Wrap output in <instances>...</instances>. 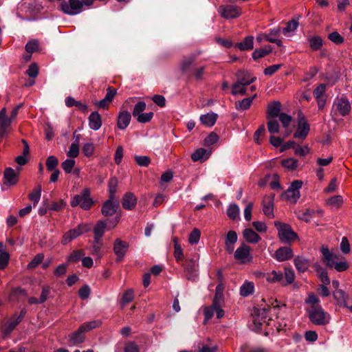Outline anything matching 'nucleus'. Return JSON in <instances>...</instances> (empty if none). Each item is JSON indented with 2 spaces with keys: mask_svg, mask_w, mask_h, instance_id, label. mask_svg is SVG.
Segmentation results:
<instances>
[{
  "mask_svg": "<svg viewBox=\"0 0 352 352\" xmlns=\"http://www.w3.org/2000/svg\"><path fill=\"white\" fill-rule=\"evenodd\" d=\"M307 313L309 320L315 325L324 326L330 322V315L322 307H308Z\"/></svg>",
  "mask_w": 352,
  "mask_h": 352,
  "instance_id": "nucleus-1",
  "label": "nucleus"
},
{
  "mask_svg": "<svg viewBox=\"0 0 352 352\" xmlns=\"http://www.w3.org/2000/svg\"><path fill=\"white\" fill-rule=\"evenodd\" d=\"M274 226L278 230V238L283 243L290 244L298 239L297 234L292 230L289 224L275 221Z\"/></svg>",
  "mask_w": 352,
  "mask_h": 352,
  "instance_id": "nucleus-2",
  "label": "nucleus"
},
{
  "mask_svg": "<svg viewBox=\"0 0 352 352\" xmlns=\"http://www.w3.org/2000/svg\"><path fill=\"white\" fill-rule=\"evenodd\" d=\"M351 104L346 97H336L333 102L331 111L332 118L341 116H346L351 111Z\"/></svg>",
  "mask_w": 352,
  "mask_h": 352,
  "instance_id": "nucleus-3",
  "label": "nucleus"
},
{
  "mask_svg": "<svg viewBox=\"0 0 352 352\" xmlns=\"http://www.w3.org/2000/svg\"><path fill=\"white\" fill-rule=\"evenodd\" d=\"M70 204L72 207L80 206L84 210L89 209L93 204V201L90 198L89 189L85 188L81 194L75 195L72 199Z\"/></svg>",
  "mask_w": 352,
  "mask_h": 352,
  "instance_id": "nucleus-4",
  "label": "nucleus"
},
{
  "mask_svg": "<svg viewBox=\"0 0 352 352\" xmlns=\"http://www.w3.org/2000/svg\"><path fill=\"white\" fill-rule=\"evenodd\" d=\"M90 230L91 227L89 224H80L77 227L66 232L63 236L61 243L63 245H67L72 240L76 239L82 234L89 232Z\"/></svg>",
  "mask_w": 352,
  "mask_h": 352,
  "instance_id": "nucleus-5",
  "label": "nucleus"
},
{
  "mask_svg": "<svg viewBox=\"0 0 352 352\" xmlns=\"http://www.w3.org/2000/svg\"><path fill=\"white\" fill-rule=\"evenodd\" d=\"M302 184L303 183L301 180L294 181L288 189L283 193L282 197L291 203H296L300 197V189L302 188Z\"/></svg>",
  "mask_w": 352,
  "mask_h": 352,
  "instance_id": "nucleus-6",
  "label": "nucleus"
},
{
  "mask_svg": "<svg viewBox=\"0 0 352 352\" xmlns=\"http://www.w3.org/2000/svg\"><path fill=\"white\" fill-rule=\"evenodd\" d=\"M218 13L226 19H236L241 16V8L235 5H221L219 7Z\"/></svg>",
  "mask_w": 352,
  "mask_h": 352,
  "instance_id": "nucleus-7",
  "label": "nucleus"
},
{
  "mask_svg": "<svg viewBox=\"0 0 352 352\" xmlns=\"http://www.w3.org/2000/svg\"><path fill=\"white\" fill-rule=\"evenodd\" d=\"M61 10L67 14L76 15L80 13L82 3L79 0H69L61 3Z\"/></svg>",
  "mask_w": 352,
  "mask_h": 352,
  "instance_id": "nucleus-8",
  "label": "nucleus"
},
{
  "mask_svg": "<svg viewBox=\"0 0 352 352\" xmlns=\"http://www.w3.org/2000/svg\"><path fill=\"white\" fill-rule=\"evenodd\" d=\"M310 126L304 116H299L298 120V126L294 137L302 140H305L309 134Z\"/></svg>",
  "mask_w": 352,
  "mask_h": 352,
  "instance_id": "nucleus-9",
  "label": "nucleus"
},
{
  "mask_svg": "<svg viewBox=\"0 0 352 352\" xmlns=\"http://www.w3.org/2000/svg\"><path fill=\"white\" fill-rule=\"evenodd\" d=\"M271 309L270 306L262 308H255L253 310L252 316L254 318V324L256 329H260L263 322L267 318L268 312Z\"/></svg>",
  "mask_w": 352,
  "mask_h": 352,
  "instance_id": "nucleus-10",
  "label": "nucleus"
},
{
  "mask_svg": "<svg viewBox=\"0 0 352 352\" xmlns=\"http://www.w3.org/2000/svg\"><path fill=\"white\" fill-rule=\"evenodd\" d=\"M234 258L241 263L250 262L252 260L250 248L245 243L241 244L234 252Z\"/></svg>",
  "mask_w": 352,
  "mask_h": 352,
  "instance_id": "nucleus-11",
  "label": "nucleus"
},
{
  "mask_svg": "<svg viewBox=\"0 0 352 352\" xmlns=\"http://www.w3.org/2000/svg\"><path fill=\"white\" fill-rule=\"evenodd\" d=\"M12 121V118L7 117L6 109H2L0 111V137L3 138L8 135Z\"/></svg>",
  "mask_w": 352,
  "mask_h": 352,
  "instance_id": "nucleus-12",
  "label": "nucleus"
},
{
  "mask_svg": "<svg viewBox=\"0 0 352 352\" xmlns=\"http://www.w3.org/2000/svg\"><path fill=\"white\" fill-rule=\"evenodd\" d=\"M118 207V201L114 199H109L102 206V212L104 216L113 215Z\"/></svg>",
  "mask_w": 352,
  "mask_h": 352,
  "instance_id": "nucleus-13",
  "label": "nucleus"
},
{
  "mask_svg": "<svg viewBox=\"0 0 352 352\" xmlns=\"http://www.w3.org/2000/svg\"><path fill=\"white\" fill-rule=\"evenodd\" d=\"M238 236L235 231L230 230L226 236L225 248L228 254H232L234 250V244L237 241Z\"/></svg>",
  "mask_w": 352,
  "mask_h": 352,
  "instance_id": "nucleus-14",
  "label": "nucleus"
},
{
  "mask_svg": "<svg viewBox=\"0 0 352 352\" xmlns=\"http://www.w3.org/2000/svg\"><path fill=\"white\" fill-rule=\"evenodd\" d=\"M292 256L293 251L289 247H281L274 253V258L280 262L289 260L292 258Z\"/></svg>",
  "mask_w": 352,
  "mask_h": 352,
  "instance_id": "nucleus-15",
  "label": "nucleus"
},
{
  "mask_svg": "<svg viewBox=\"0 0 352 352\" xmlns=\"http://www.w3.org/2000/svg\"><path fill=\"white\" fill-rule=\"evenodd\" d=\"M186 276L188 279H193L197 276V265L195 260L186 261L184 265Z\"/></svg>",
  "mask_w": 352,
  "mask_h": 352,
  "instance_id": "nucleus-16",
  "label": "nucleus"
},
{
  "mask_svg": "<svg viewBox=\"0 0 352 352\" xmlns=\"http://www.w3.org/2000/svg\"><path fill=\"white\" fill-rule=\"evenodd\" d=\"M83 328L84 327H80L76 331L69 336V339L68 342L69 346H74L83 342L85 339L84 333H85Z\"/></svg>",
  "mask_w": 352,
  "mask_h": 352,
  "instance_id": "nucleus-17",
  "label": "nucleus"
},
{
  "mask_svg": "<svg viewBox=\"0 0 352 352\" xmlns=\"http://www.w3.org/2000/svg\"><path fill=\"white\" fill-rule=\"evenodd\" d=\"M128 248V245L125 241L117 239L114 243L113 250L118 257V260L120 261L124 256L125 252Z\"/></svg>",
  "mask_w": 352,
  "mask_h": 352,
  "instance_id": "nucleus-18",
  "label": "nucleus"
},
{
  "mask_svg": "<svg viewBox=\"0 0 352 352\" xmlns=\"http://www.w3.org/2000/svg\"><path fill=\"white\" fill-rule=\"evenodd\" d=\"M218 115L211 111L206 114L201 115L199 120L202 124L211 127L215 124Z\"/></svg>",
  "mask_w": 352,
  "mask_h": 352,
  "instance_id": "nucleus-19",
  "label": "nucleus"
},
{
  "mask_svg": "<svg viewBox=\"0 0 352 352\" xmlns=\"http://www.w3.org/2000/svg\"><path fill=\"white\" fill-rule=\"evenodd\" d=\"M19 168H18L17 172L13 170L11 168H8L5 170L4 172V179L6 184L9 185H14L18 181V175L19 173Z\"/></svg>",
  "mask_w": 352,
  "mask_h": 352,
  "instance_id": "nucleus-20",
  "label": "nucleus"
},
{
  "mask_svg": "<svg viewBox=\"0 0 352 352\" xmlns=\"http://www.w3.org/2000/svg\"><path fill=\"white\" fill-rule=\"evenodd\" d=\"M89 126L91 129L94 131H97L101 127V116L97 111H94L89 115Z\"/></svg>",
  "mask_w": 352,
  "mask_h": 352,
  "instance_id": "nucleus-21",
  "label": "nucleus"
},
{
  "mask_svg": "<svg viewBox=\"0 0 352 352\" xmlns=\"http://www.w3.org/2000/svg\"><path fill=\"white\" fill-rule=\"evenodd\" d=\"M131 121V114L127 111L120 112L118 118V127L120 129H124L129 124Z\"/></svg>",
  "mask_w": 352,
  "mask_h": 352,
  "instance_id": "nucleus-22",
  "label": "nucleus"
},
{
  "mask_svg": "<svg viewBox=\"0 0 352 352\" xmlns=\"http://www.w3.org/2000/svg\"><path fill=\"white\" fill-rule=\"evenodd\" d=\"M294 262L296 268L300 273L306 272L309 267V260L305 258L304 256H296L294 258Z\"/></svg>",
  "mask_w": 352,
  "mask_h": 352,
  "instance_id": "nucleus-23",
  "label": "nucleus"
},
{
  "mask_svg": "<svg viewBox=\"0 0 352 352\" xmlns=\"http://www.w3.org/2000/svg\"><path fill=\"white\" fill-rule=\"evenodd\" d=\"M243 236L250 243H256L261 240L260 236L251 228H245L243 232Z\"/></svg>",
  "mask_w": 352,
  "mask_h": 352,
  "instance_id": "nucleus-24",
  "label": "nucleus"
},
{
  "mask_svg": "<svg viewBox=\"0 0 352 352\" xmlns=\"http://www.w3.org/2000/svg\"><path fill=\"white\" fill-rule=\"evenodd\" d=\"M333 296L338 305L349 307L347 304L349 296L343 290L335 289L333 292Z\"/></svg>",
  "mask_w": 352,
  "mask_h": 352,
  "instance_id": "nucleus-25",
  "label": "nucleus"
},
{
  "mask_svg": "<svg viewBox=\"0 0 352 352\" xmlns=\"http://www.w3.org/2000/svg\"><path fill=\"white\" fill-rule=\"evenodd\" d=\"M210 151L204 148L197 149L191 155L193 162L205 161L209 157Z\"/></svg>",
  "mask_w": 352,
  "mask_h": 352,
  "instance_id": "nucleus-26",
  "label": "nucleus"
},
{
  "mask_svg": "<svg viewBox=\"0 0 352 352\" xmlns=\"http://www.w3.org/2000/svg\"><path fill=\"white\" fill-rule=\"evenodd\" d=\"M314 267L317 273L318 276L319 277L322 283L324 284H330V279L328 276L327 272L326 269L320 266L319 264L315 263L314 265Z\"/></svg>",
  "mask_w": 352,
  "mask_h": 352,
  "instance_id": "nucleus-27",
  "label": "nucleus"
},
{
  "mask_svg": "<svg viewBox=\"0 0 352 352\" xmlns=\"http://www.w3.org/2000/svg\"><path fill=\"white\" fill-rule=\"evenodd\" d=\"M236 46L242 51L250 50L254 47V37L252 36H246L241 42L237 43Z\"/></svg>",
  "mask_w": 352,
  "mask_h": 352,
  "instance_id": "nucleus-28",
  "label": "nucleus"
},
{
  "mask_svg": "<svg viewBox=\"0 0 352 352\" xmlns=\"http://www.w3.org/2000/svg\"><path fill=\"white\" fill-rule=\"evenodd\" d=\"M237 80H243V85L248 86L256 80L255 76H251L250 74L248 72L239 71L236 73Z\"/></svg>",
  "mask_w": 352,
  "mask_h": 352,
  "instance_id": "nucleus-29",
  "label": "nucleus"
},
{
  "mask_svg": "<svg viewBox=\"0 0 352 352\" xmlns=\"http://www.w3.org/2000/svg\"><path fill=\"white\" fill-rule=\"evenodd\" d=\"M256 97V94H254L252 97L246 98L241 100L237 101L235 103L236 109L239 111H245V110L248 109L250 107L253 100Z\"/></svg>",
  "mask_w": 352,
  "mask_h": 352,
  "instance_id": "nucleus-30",
  "label": "nucleus"
},
{
  "mask_svg": "<svg viewBox=\"0 0 352 352\" xmlns=\"http://www.w3.org/2000/svg\"><path fill=\"white\" fill-rule=\"evenodd\" d=\"M243 80L236 81L232 86V94L234 96L241 95L244 96L246 94V85H243Z\"/></svg>",
  "mask_w": 352,
  "mask_h": 352,
  "instance_id": "nucleus-31",
  "label": "nucleus"
},
{
  "mask_svg": "<svg viewBox=\"0 0 352 352\" xmlns=\"http://www.w3.org/2000/svg\"><path fill=\"white\" fill-rule=\"evenodd\" d=\"M307 41L311 49L314 51L319 50L323 45V41L319 36H309Z\"/></svg>",
  "mask_w": 352,
  "mask_h": 352,
  "instance_id": "nucleus-32",
  "label": "nucleus"
},
{
  "mask_svg": "<svg viewBox=\"0 0 352 352\" xmlns=\"http://www.w3.org/2000/svg\"><path fill=\"white\" fill-rule=\"evenodd\" d=\"M280 110V103L279 102H274L267 107V116L268 119L271 118H276L279 116Z\"/></svg>",
  "mask_w": 352,
  "mask_h": 352,
  "instance_id": "nucleus-33",
  "label": "nucleus"
},
{
  "mask_svg": "<svg viewBox=\"0 0 352 352\" xmlns=\"http://www.w3.org/2000/svg\"><path fill=\"white\" fill-rule=\"evenodd\" d=\"M272 47L271 45H266L263 48L256 49L252 53V58L254 60L261 58L271 53Z\"/></svg>",
  "mask_w": 352,
  "mask_h": 352,
  "instance_id": "nucleus-34",
  "label": "nucleus"
},
{
  "mask_svg": "<svg viewBox=\"0 0 352 352\" xmlns=\"http://www.w3.org/2000/svg\"><path fill=\"white\" fill-rule=\"evenodd\" d=\"M116 223H117V221H116L115 223H113L112 225H107L106 223H104V221H102L98 222V223L96 225V226L94 229V235H98V236H102V235L104 232L105 228L107 226H109V229L113 228L115 227Z\"/></svg>",
  "mask_w": 352,
  "mask_h": 352,
  "instance_id": "nucleus-35",
  "label": "nucleus"
},
{
  "mask_svg": "<svg viewBox=\"0 0 352 352\" xmlns=\"http://www.w3.org/2000/svg\"><path fill=\"white\" fill-rule=\"evenodd\" d=\"M266 280L269 283H281L283 279V274L281 272L273 270L271 273L267 274Z\"/></svg>",
  "mask_w": 352,
  "mask_h": 352,
  "instance_id": "nucleus-36",
  "label": "nucleus"
},
{
  "mask_svg": "<svg viewBox=\"0 0 352 352\" xmlns=\"http://www.w3.org/2000/svg\"><path fill=\"white\" fill-rule=\"evenodd\" d=\"M254 290V285L252 282H245L240 287V294L243 296H248L252 294Z\"/></svg>",
  "mask_w": 352,
  "mask_h": 352,
  "instance_id": "nucleus-37",
  "label": "nucleus"
},
{
  "mask_svg": "<svg viewBox=\"0 0 352 352\" xmlns=\"http://www.w3.org/2000/svg\"><path fill=\"white\" fill-rule=\"evenodd\" d=\"M298 27V22L296 20H292L289 21L284 28L282 30V32L285 36H289L290 33H293L296 30Z\"/></svg>",
  "mask_w": 352,
  "mask_h": 352,
  "instance_id": "nucleus-38",
  "label": "nucleus"
},
{
  "mask_svg": "<svg viewBox=\"0 0 352 352\" xmlns=\"http://www.w3.org/2000/svg\"><path fill=\"white\" fill-rule=\"evenodd\" d=\"M240 209L236 204H232L228 206L227 214L232 220L239 218Z\"/></svg>",
  "mask_w": 352,
  "mask_h": 352,
  "instance_id": "nucleus-39",
  "label": "nucleus"
},
{
  "mask_svg": "<svg viewBox=\"0 0 352 352\" xmlns=\"http://www.w3.org/2000/svg\"><path fill=\"white\" fill-rule=\"evenodd\" d=\"M41 190V186L38 185L28 196L29 199L33 202L34 206H35L40 201Z\"/></svg>",
  "mask_w": 352,
  "mask_h": 352,
  "instance_id": "nucleus-40",
  "label": "nucleus"
},
{
  "mask_svg": "<svg viewBox=\"0 0 352 352\" xmlns=\"http://www.w3.org/2000/svg\"><path fill=\"white\" fill-rule=\"evenodd\" d=\"M282 166L289 170H294L297 168L298 160L294 158H287L281 161Z\"/></svg>",
  "mask_w": 352,
  "mask_h": 352,
  "instance_id": "nucleus-41",
  "label": "nucleus"
},
{
  "mask_svg": "<svg viewBox=\"0 0 352 352\" xmlns=\"http://www.w3.org/2000/svg\"><path fill=\"white\" fill-rule=\"evenodd\" d=\"M117 186L118 179L116 177H111L108 184L109 197H111V199L115 198V194L117 190Z\"/></svg>",
  "mask_w": 352,
  "mask_h": 352,
  "instance_id": "nucleus-42",
  "label": "nucleus"
},
{
  "mask_svg": "<svg viewBox=\"0 0 352 352\" xmlns=\"http://www.w3.org/2000/svg\"><path fill=\"white\" fill-rule=\"evenodd\" d=\"M285 281L282 282L283 285H287L291 283H292L295 279V274L294 272L291 268H285Z\"/></svg>",
  "mask_w": 352,
  "mask_h": 352,
  "instance_id": "nucleus-43",
  "label": "nucleus"
},
{
  "mask_svg": "<svg viewBox=\"0 0 352 352\" xmlns=\"http://www.w3.org/2000/svg\"><path fill=\"white\" fill-rule=\"evenodd\" d=\"M79 154V144L78 140H76L72 143L67 153V156L69 157L75 158Z\"/></svg>",
  "mask_w": 352,
  "mask_h": 352,
  "instance_id": "nucleus-44",
  "label": "nucleus"
},
{
  "mask_svg": "<svg viewBox=\"0 0 352 352\" xmlns=\"http://www.w3.org/2000/svg\"><path fill=\"white\" fill-rule=\"evenodd\" d=\"M85 255V252L81 250L73 251V252L68 256L67 260L71 263H76L79 261Z\"/></svg>",
  "mask_w": 352,
  "mask_h": 352,
  "instance_id": "nucleus-45",
  "label": "nucleus"
},
{
  "mask_svg": "<svg viewBox=\"0 0 352 352\" xmlns=\"http://www.w3.org/2000/svg\"><path fill=\"white\" fill-rule=\"evenodd\" d=\"M135 117H137V120L140 123H146L151 120L153 117V113L151 111L147 113L142 112L135 116Z\"/></svg>",
  "mask_w": 352,
  "mask_h": 352,
  "instance_id": "nucleus-46",
  "label": "nucleus"
},
{
  "mask_svg": "<svg viewBox=\"0 0 352 352\" xmlns=\"http://www.w3.org/2000/svg\"><path fill=\"white\" fill-rule=\"evenodd\" d=\"M343 203L342 197L340 195H335L330 197L327 201V204L336 208H339Z\"/></svg>",
  "mask_w": 352,
  "mask_h": 352,
  "instance_id": "nucleus-47",
  "label": "nucleus"
},
{
  "mask_svg": "<svg viewBox=\"0 0 352 352\" xmlns=\"http://www.w3.org/2000/svg\"><path fill=\"white\" fill-rule=\"evenodd\" d=\"M305 302L309 305V307H321L319 298L314 294H309Z\"/></svg>",
  "mask_w": 352,
  "mask_h": 352,
  "instance_id": "nucleus-48",
  "label": "nucleus"
},
{
  "mask_svg": "<svg viewBox=\"0 0 352 352\" xmlns=\"http://www.w3.org/2000/svg\"><path fill=\"white\" fill-rule=\"evenodd\" d=\"M201 232L199 229L194 228L189 234L188 241L190 244H197L200 239Z\"/></svg>",
  "mask_w": 352,
  "mask_h": 352,
  "instance_id": "nucleus-49",
  "label": "nucleus"
},
{
  "mask_svg": "<svg viewBox=\"0 0 352 352\" xmlns=\"http://www.w3.org/2000/svg\"><path fill=\"white\" fill-rule=\"evenodd\" d=\"M193 61H194V59L192 57H188V58H184L180 63V70L183 73H186V72H188Z\"/></svg>",
  "mask_w": 352,
  "mask_h": 352,
  "instance_id": "nucleus-50",
  "label": "nucleus"
},
{
  "mask_svg": "<svg viewBox=\"0 0 352 352\" xmlns=\"http://www.w3.org/2000/svg\"><path fill=\"white\" fill-rule=\"evenodd\" d=\"M58 164V160L55 156L51 155L47 157L46 160V166L49 171L56 170V167Z\"/></svg>",
  "mask_w": 352,
  "mask_h": 352,
  "instance_id": "nucleus-51",
  "label": "nucleus"
},
{
  "mask_svg": "<svg viewBox=\"0 0 352 352\" xmlns=\"http://www.w3.org/2000/svg\"><path fill=\"white\" fill-rule=\"evenodd\" d=\"M273 204L272 201H270L269 203L266 204L263 202V212L264 214L269 217L270 218L274 217V213H273Z\"/></svg>",
  "mask_w": 352,
  "mask_h": 352,
  "instance_id": "nucleus-52",
  "label": "nucleus"
},
{
  "mask_svg": "<svg viewBox=\"0 0 352 352\" xmlns=\"http://www.w3.org/2000/svg\"><path fill=\"white\" fill-rule=\"evenodd\" d=\"M75 160L67 159L62 163V168L67 173H70L75 166Z\"/></svg>",
  "mask_w": 352,
  "mask_h": 352,
  "instance_id": "nucleus-53",
  "label": "nucleus"
},
{
  "mask_svg": "<svg viewBox=\"0 0 352 352\" xmlns=\"http://www.w3.org/2000/svg\"><path fill=\"white\" fill-rule=\"evenodd\" d=\"M122 206L125 209L131 210L132 208V194L126 192L122 200Z\"/></svg>",
  "mask_w": 352,
  "mask_h": 352,
  "instance_id": "nucleus-54",
  "label": "nucleus"
},
{
  "mask_svg": "<svg viewBox=\"0 0 352 352\" xmlns=\"http://www.w3.org/2000/svg\"><path fill=\"white\" fill-rule=\"evenodd\" d=\"M223 287L222 285L219 284L216 287V293L213 299L214 303H217V302H223Z\"/></svg>",
  "mask_w": 352,
  "mask_h": 352,
  "instance_id": "nucleus-55",
  "label": "nucleus"
},
{
  "mask_svg": "<svg viewBox=\"0 0 352 352\" xmlns=\"http://www.w3.org/2000/svg\"><path fill=\"white\" fill-rule=\"evenodd\" d=\"M38 42L37 40L33 39L30 41L26 45H25V50L31 54L38 50Z\"/></svg>",
  "mask_w": 352,
  "mask_h": 352,
  "instance_id": "nucleus-56",
  "label": "nucleus"
},
{
  "mask_svg": "<svg viewBox=\"0 0 352 352\" xmlns=\"http://www.w3.org/2000/svg\"><path fill=\"white\" fill-rule=\"evenodd\" d=\"M267 129L270 133H276L279 131V124L277 120H270L267 122Z\"/></svg>",
  "mask_w": 352,
  "mask_h": 352,
  "instance_id": "nucleus-57",
  "label": "nucleus"
},
{
  "mask_svg": "<svg viewBox=\"0 0 352 352\" xmlns=\"http://www.w3.org/2000/svg\"><path fill=\"white\" fill-rule=\"evenodd\" d=\"M101 248L102 245H100L93 244L89 248V250L93 256H96L97 258H100L102 256Z\"/></svg>",
  "mask_w": 352,
  "mask_h": 352,
  "instance_id": "nucleus-58",
  "label": "nucleus"
},
{
  "mask_svg": "<svg viewBox=\"0 0 352 352\" xmlns=\"http://www.w3.org/2000/svg\"><path fill=\"white\" fill-rule=\"evenodd\" d=\"M328 38L330 41L336 44H340L343 43V37L337 32H333L328 35Z\"/></svg>",
  "mask_w": 352,
  "mask_h": 352,
  "instance_id": "nucleus-59",
  "label": "nucleus"
},
{
  "mask_svg": "<svg viewBox=\"0 0 352 352\" xmlns=\"http://www.w3.org/2000/svg\"><path fill=\"white\" fill-rule=\"evenodd\" d=\"M219 137L214 133H210L204 140L205 146H211L218 141Z\"/></svg>",
  "mask_w": 352,
  "mask_h": 352,
  "instance_id": "nucleus-60",
  "label": "nucleus"
},
{
  "mask_svg": "<svg viewBox=\"0 0 352 352\" xmlns=\"http://www.w3.org/2000/svg\"><path fill=\"white\" fill-rule=\"evenodd\" d=\"M25 74L31 78H36L38 74L37 65L36 63H32L25 72Z\"/></svg>",
  "mask_w": 352,
  "mask_h": 352,
  "instance_id": "nucleus-61",
  "label": "nucleus"
},
{
  "mask_svg": "<svg viewBox=\"0 0 352 352\" xmlns=\"http://www.w3.org/2000/svg\"><path fill=\"white\" fill-rule=\"evenodd\" d=\"M44 258V255L43 254H36L32 261L28 264V267L30 269L34 268L39 265Z\"/></svg>",
  "mask_w": 352,
  "mask_h": 352,
  "instance_id": "nucleus-62",
  "label": "nucleus"
},
{
  "mask_svg": "<svg viewBox=\"0 0 352 352\" xmlns=\"http://www.w3.org/2000/svg\"><path fill=\"white\" fill-rule=\"evenodd\" d=\"M326 91V85L324 84L319 85L314 91V96L316 98H324V94Z\"/></svg>",
  "mask_w": 352,
  "mask_h": 352,
  "instance_id": "nucleus-63",
  "label": "nucleus"
},
{
  "mask_svg": "<svg viewBox=\"0 0 352 352\" xmlns=\"http://www.w3.org/2000/svg\"><path fill=\"white\" fill-rule=\"evenodd\" d=\"M309 147L307 145L303 146H295V154L300 157L307 155L309 153Z\"/></svg>",
  "mask_w": 352,
  "mask_h": 352,
  "instance_id": "nucleus-64",
  "label": "nucleus"
}]
</instances>
